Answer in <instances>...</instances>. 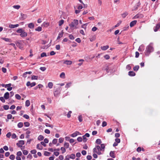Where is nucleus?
<instances>
[{"label":"nucleus","instance_id":"18","mask_svg":"<svg viewBox=\"0 0 160 160\" xmlns=\"http://www.w3.org/2000/svg\"><path fill=\"white\" fill-rule=\"evenodd\" d=\"M128 75L130 76H135V73L133 71H129L128 72Z\"/></svg>","mask_w":160,"mask_h":160},{"label":"nucleus","instance_id":"55","mask_svg":"<svg viewBox=\"0 0 160 160\" xmlns=\"http://www.w3.org/2000/svg\"><path fill=\"white\" fill-rule=\"evenodd\" d=\"M47 56V54L45 52H43L41 54V57H44L46 56Z\"/></svg>","mask_w":160,"mask_h":160},{"label":"nucleus","instance_id":"38","mask_svg":"<svg viewBox=\"0 0 160 160\" xmlns=\"http://www.w3.org/2000/svg\"><path fill=\"white\" fill-rule=\"evenodd\" d=\"M60 150L62 151V154L65 152L66 151L65 148L63 147H62L60 148Z\"/></svg>","mask_w":160,"mask_h":160},{"label":"nucleus","instance_id":"7","mask_svg":"<svg viewBox=\"0 0 160 160\" xmlns=\"http://www.w3.org/2000/svg\"><path fill=\"white\" fill-rule=\"evenodd\" d=\"M21 17L20 19L21 20H23L27 18V15L26 14H23L22 13L20 14Z\"/></svg>","mask_w":160,"mask_h":160},{"label":"nucleus","instance_id":"40","mask_svg":"<svg viewBox=\"0 0 160 160\" xmlns=\"http://www.w3.org/2000/svg\"><path fill=\"white\" fill-rule=\"evenodd\" d=\"M58 142V139H54L52 141V143L54 144H56Z\"/></svg>","mask_w":160,"mask_h":160},{"label":"nucleus","instance_id":"13","mask_svg":"<svg viewBox=\"0 0 160 160\" xmlns=\"http://www.w3.org/2000/svg\"><path fill=\"white\" fill-rule=\"evenodd\" d=\"M19 26V25L18 24H16L15 25L10 24L9 26V27L11 28H14L16 27H17Z\"/></svg>","mask_w":160,"mask_h":160},{"label":"nucleus","instance_id":"29","mask_svg":"<svg viewBox=\"0 0 160 160\" xmlns=\"http://www.w3.org/2000/svg\"><path fill=\"white\" fill-rule=\"evenodd\" d=\"M102 142L101 140L100 139H98L96 141V143L98 144H100Z\"/></svg>","mask_w":160,"mask_h":160},{"label":"nucleus","instance_id":"57","mask_svg":"<svg viewBox=\"0 0 160 160\" xmlns=\"http://www.w3.org/2000/svg\"><path fill=\"white\" fill-rule=\"evenodd\" d=\"M72 113V112L71 111H69L67 115V116L68 118H69L71 117V114Z\"/></svg>","mask_w":160,"mask_h":160},{"label":"nucleus","instance_id":"58","mask_svg":"<svg viewBox=\"0 0 160 160\" xmlns=\"http://www.w3.org/2000/svg\"><path fill=\"white\" fill-rule=\"evenodd\" d=\"M12 86V84L11 83H9L8 84H5V88L10 87Z\"/></svg>","mask_w":160,"mask_h":160},{"label":"nucleus","instance_id":"20","mask_svg":"<svg viewBox=\"0 0 160 160\" xmlns=\"http://www.w3.org/2000/svg\"><path fill=\"white\" fill-rule=\"evenodd\" d=\"M110 156L112 158H115L114 152V151H111L110 152Z\"/></svg>","mask_w":160,"mask_h":160},{"label":"nucleus","instance_id":"39","mask_svg":"<svg viewBox=\"0 0 160 160\" xmlns=\"http://www.w3.org/2000/svg\"><path fill=\"white\" fill-rule=\"evenodd\" d=\"M139 67V66L138 65L136 66L133 68V70L135 71H137L138 70Z\"/></svg>","mask_w":160,"mask_h":160},{"label":"nucleus","instance_id":"16","mask_svg":"<svg viewBox=\"0 0 160 160\" xmlns=\"http://www.w3.org/2000/svg\"><path fill=\"white\" fill-rule=\"evenodd\" d=\"M36 148L37 149L40 150H42L43 148L42 146L39 143L37 145Z\"/></svg>","mask_w":160,"mask_h":160},{"label":"nucleus","instance_id":"26","mask_svg":"<svg viewBox=\"0 0 160 160\" xmlns=\"http://www.w3.org/2000/svg\"><path fill=\"white\" fill-rule=\"evenodd\" d=\"M69 144L67 142H65L64 144V146L65 148H68L69 147Z\"/></svg>","mask_w":160,"mask_h":160},{"label":"nucleus","instance_id":"52","mask_svg":"<svg viewBox=\"0 0 160 160\" xmlns=\"http://www.w3.org/2000/svg\"><path fill=\"white\" fill-rule=\"evenodd\" d=\"M30 152L32 154H35L37 152V151L36 150L33 149Z\"/></svg>","mask_w":160,"mask_h":160},{"label":"nucleus","instance_id":"22","mask_svg":"<svg viewBox=\"0 0 160 160\" xmlns=\"http://www.w3.org/2000/svg\"><path fill=\"white\" fill-rule=\"evenodd\" d=\"M69 158H71L72 159H74L75 158V154H72L70 155H68Z\"/></svg>","mask_w":160,"mask_h":160},{"label":"nucleus","instance_id":"56","mask_svg":"<svg viewBox=\"0 0 160 160\" xmlns=\"http://www.w3.org/2000/svg\"><path fill=\"white\" fill-rule=\"evenodd\" d=\"M96 148L97 149V150H98V151H101L102 150V149L101 148V147L99 146H96Z\"/></svg>","mask_w":160,"mask_h":160},{"label":"nucleus","instance_id":"35","mask_svg":"<svg viewBox=\"0 0 160 160\" xmlns=\"http://www.w3.org/2000/svg\"><path fill=\"white\" fill-rule=\"evenodd\" d=\"M42 30V28L41 27L39 26L37 28L35 29V30L36 31H38V32H40Z\"/></svg>","mask_w":160,"mask_h":160},{"label":"nucleus","instance_id":"34","mask_svg":"<svg viewBox=\"0 0 160 160\" xmlns=\"http://www.w3.org/2000/svg\"><path fill=\"white\" fill-rule=\"evenodd\" d=\"M50 154L51 153L50 152H49L47 151H45L44 152V154L45 156H48L50 155Z\"/></svg>","mask_w":160,"mask_h":160},{"label":"nucleus","instance_id":"8","mask_svg":"<svg viewBox=\"0 0 160 160\" xmlns=\"http://www.w3.org/2000/svg\"><path fill=\"white\" fill-rule=\"evenodd\" d=\"M160 27V23H158L156 26L154 28V31L155 32H156L159 29Z\"/></svg>","mask_w":160,"mask_h":160},{"label":"nucleus","instance_id":"25","mask_svg":"<svg viewBox=\"0 0 160 160\" xmlns=\"http://www.w3.org/2000/svg\"><path fill=\"white\" fill-rule=\"evenodd\" d=\"M63 35V32H62L59 33L58 34V36L57 37V39H58L62 37Z\"/></svg>","mask_w":160,"mask_h":160},{"label":"nucleus","instance_id":"50","mask_svg":"<svg viewBox=\"0 0 160 160\" xmlns=\"http://www.w3.org/2000/svg\"><path fill=\"white\" fill-rule=\"evenodd\" d=\"M4 62V60L2 57L0 56V63L2 64Z\"/></svg>","mask_w":160,"mask_h":160},{"label":"nucleus","instance_id":"11","mask_svg":"<svg viewBox=\"0 0 160 160\" xmlns=\"http://www.w3.org/2000/svg\"><path fill=\"white\" fill-rule=\"evenodd\" d=\"M137 20H134L132 22H131L130 24V26L131 27H132L134 26L137 23Z\"/></svg>","mask_w":160,"mask_h":160},{"label":"nucleus","instance_id":"23","mask_svg":"<svg viewBox=\"0 0 160 160\" xmlns=\"http://www.w3.org/2000/svg\"><path fill=\"white\" fill-rule=\"evenodd\" d=\"M143 48L144 46L143 45H141L138 49V50L140 52L143 51L144 50Z\"/></svg>","mask_w":160,"mask_h":160},{"label":"nucleus","instance_id":"3","mask_svg":"<svg viewBox=\"0 0 160 160\" xmlns=\"http://www.w3.org/2000/svg\"><path fill=\"white\" fill-rule=\"evenodd\" d=\"M78 24V20L74 19L72 22L69 24V26L71 28H73L74 27L75 28H77V26Z\"/></svg>","mask_w":160,"mask_h":160},{"label":"nucleus","instance_id":"9","mask_svg":"<svg viewBox=\"0 0 160 160\" xmlns=\"http://www.w3.org/2000/svg\"><path fill=\"white\" fill-rule=\"evenodd\" d=\"M78 135H80V134L78 132L76 131L75 132L72 134L71 136L72 137H75L77 136Z\"/></svg>","mask_w":160,"mask_h":160},{"label":"nucleus","instance_id":"60","mask_svg":"<svg viewBox=\"0 0 160 160\" xmlns=\"http://www.w3.org/2000/svg\"><path fill=\"white\" fill-rule=\"evenodd\" d=\"M22 153L21 151H18L17 153V155L18 156H20L22 155Z\"/></svg>","mask_w":160,"mask_h":160},{"label":"nucleus","instance_id":"5","mask_svg":"<svg viewBox=\"0 0 160 160\" xmlns=\"http://www.w3.org/2000/svg\"><path fill=\"white\" fill-rule=\"evenodd\" d=\"M24 144V141L23 140H20L16 144L19 147H21L22 145Z\"/></svg>","mask_w":160,"mask_h":160},{"label":"nucleus","instance_id":"1","mask_svg":"<svg viewBox=\"0 0 160 160\" xmlns=\"http://www.w3.org/2000/svg\"><path fill=\"white\" fill-rule=\"evenodd\" d=\"M153 45V43H150L147 46L145 52V55L148 56L153 51L154 48Z\"/></svg>","mask_w":160,"mask_h":160},{"label":"nucleus","instance_id":"46","mask_svg":"<svg viewBox=\"0 0 160 160\" xmlns=\"http://www.w3.org/2000/svg\"><path fill=\"white\" fill-rule=\"evenodd\" d=\"M44 132L47 134H49L50 133V131L48 129H46L44 130Z\"/></svg>","mask_w":160,"mask_h":160},{"label":"nucleus","instance_id":"14","mask_svg":"<svg viewBox=\"0 0 160 160\" xmlns=\"http://www.w3.org/2000/svg\"><path fill=\"white\" fill-rule=\"evenodd\" d=\"M28 27L30 29H33L34 28V25L33 23H30L28 24Z\"/></svg>","mask_w":160,"mask_h":160},{"label":"nucleus","instance_id":"41","mask_svg":"<svg viewBox=\"0 0 160 160\" xmlns=\"http://www.w3.org/2000/svg\"><path fill=\"white\" fill-rule=\"evenodd\" d=\"M114 3L116 4H118L120 3V0H113Z\"/></svg>","mask_w":160,"mask_h":160},{"label":"nucleus","instance_id":"61","mask_svg":"<svg viewBox=\"0 0 160 160\" xmlns=\"http://www.w3.org/2000/svg\"><path fill=\"white\" fill-rule=\"evenodd\" d=\"M4 97H0V100L2 102H5V99L4 98Z\"/></svg>","mask_w":160,"mask_h":160},{"label":"nucleus","instance_id":"45","mask_svg":"<svg viewBox=\"0 0 160 160\" xmlns=\"http://www.w3.org/2000/svg\"><path fill=\"white\" fill-rule=\"evenodd\" d=\"M22 152L23 154L24 155H27L28 153V152L26 150H22Z\"/></svg>","mask_w":160,"mask_h":160},{"label":"nucleus","instance_id":"37","mask_svg":"<svg viewBox=\"0 0 160 160\" xmlns=\"http://www.w3.org/2000/svg\"><path fill=\"white\" fill-rule=\"evenodd\" d=\"M15 96L16 98L18 100H20L21 98V97L18 94H16Z\"/></svg>","mask_w":160,"mask_h":160},{"label":"nucleus","instance_id":"64","mask_svg":"<svg viewBox=\"0 0 160 160\" xmlns=\"http://www.w3.org/2000/svg\"><path fill=\"white\" fill-rule=\"evenodd\" d=\"M132 159V160H140L141 159L140 158H136L134 157H133Z\"/></svg>","mask_w":160,"mask_h":160},{"label":"nucleus","instance_id":"21","mask_svg":"<svg viewBox=\"0 0 160 160\" xmlns=\"http://www.w3.org/2000/svg\"><path fill=\"white\" fill-rule=\"evenodd\" d=\"M2 39L6 42H11V39H10L8 38H2Z\"/></svg>","mask_w":160,"mask_h":160},{"label":"nucleus","instance_id":"53","mask_svg":"<svg viewBox=\"0 0 160 160\" xmlns=\"http://www.w3.org/2000/svg\"><path fill=\"white\" fill-rule=\"evenodd\" d=\"M107 125V123L105 121H103L102 122V127H104L106 126Z\"/></svg>","mask_w":160,"mask_h":160},{"label":"nucleus","instance_id":"30","mask_svg":"<svg viewBox=\"0 0 160 160\" xmlns=\"http://www.w3.org/2000/svg\"><path fill=\"white\" fill-rule=\"evenodd\" d=\"M60 78H65V74L64 72H62L61 73V74L60 75Z\"/></svg>","mask_w":160,"mask_h":160},{"label":"nucleus","instance_id":"2","mask_svg":"<svg viewBox=\"0 0 160 160\" xmlns=\"http://www.w3.org/2000/svg\"><path fill=\"white\" fill-rule=\"evenodd\" d=\"M16 32L18 33H20V36L22 38H25L27 36V33L25 32L22 28H20L17 30Z\"/></svg>","mask_w":160,"mask_h":160},{"label":"nucleus","instance_id":"62","mask_svg":"<svg viewBox=\"0 0 160 160\" xmlns=\"http://www.w3.org/2000/svg\"><path fill=\"white\" fill-rule=\"evenodd\" d=\"M11 135V133L10 132H9L6 134V136L8 138H10Z\"/></svg>","mask_w":160,"mask_h":160},{"label":"nucleus","instance_id":"17","mask_svg":"<svg viewBox=\"0 0 160 160\" xmlns=\"http://www.w3.org/2000/svg\"><path fill=\"white\" fill-rule=\"evenodd\" d=\"M109 48L108 45L104 46L101 47V49L102 50H106Z\"/></svg>","mask_w":160,"mask_h":160},{"label":"nucleus","instance_id":"44","mask_svg":"<svg viewBox=\"0 0 160 160\" xmlns=\"http://www.w3.org/2000/svg\"><path fill=\"white\" fill-rule=\"evenodd\" d=\"M64 23V20H61L59 22V25L61 26Z\"/></svg>","mask_w":160,"mask_h":160},{"label":"nucleus","instance_id":"63","mask_svg":"<svg viewBox=\"0 0 160 160\" xmlns=\"http://www.w3.org/2000/svg\"><path fill=\"white\" fill-rule=\"evenodd\" d=\"M92 158V157L91 155H88L87 156V159L88 160H91Z\"/></svg>","mask_w":160,"mask_h":160},{"label":"nucleus","instance_id":"49","mask_svg":"<svg viewBox=\"0 0 160 160\" xmlns=\"http://www.w3.org/2000/svg\"><path fill=\"white\" fill-rule=\"evenodd\" d=\"M24 126L26 127H29L30 125L29 123L28 122H24Z\"/></svg>","mask_w":160,"mask_h":160},{"label":"nucleus","instance_id":"28","mask_svg":"<svg viewBox=\"0 0 160 160\" xmlns=\"http://www.w3.org/2000/svg\"><path fill=\"white\" fill-rule=\"evenodd\" d=\"M13 8L17 9H19L20 8V6L19 5H15L13 6Z\"/></svg>","mask_w":160,"mask_h":160},{"label":"nucleus","instance_id":"6","mask_svg":"<svg viewBox=\"0 0 160 160\" xmlns=\"http://www.w3.org/2000/svg\"><path fill=\"white\" fill-rule=\"evenodd\" d=\"M144 17L143 15L141 13L138 14L134 16L133 18V19H137L138 18H142Z\"/></svg>","mask_w":160,"mask_h":160},{"label":"nucleus","instance_id":"54","mask_svg":"<svg viewBox=\"0 0 160 160\" xmlns=\"http://www.w3.org/2000/svg\"><path fill=\"white\" fill-rule=\"evenodd\" d=\"M12 117V115L11 114H8L7 115V119H11Z\"/></svg>","mask_w":160,"mask_h":160},{"label":"nucleus","instance_id":"19","mask_svg":"<svg viewBox=\"0 0 160 160\" xmlns=\"http://www.w3.org/2000/svg\"><path fill=\"white\" fill-rule=\"evenodd\" d=\"M53 86V84L52 82H50L48 83V87L50 89H51L52 88Z\"/></svg>","mask_w":160,"mask_h":160},{"label":"nucleus","instance_id":"43","mask_svg":"<svg viewBox=\"0 0 160 160\" xmlns=\"http://www.w3.org/2000/svg\"><path fill=\"white\" fill-rule=\"evenodd\" d=\"M15 156L13 154H12L10 155L9 157V158H10V159L12 160H13L15 159Z\"/></svg>","mask_w":160,"mask_h":160},{"label":"nucleus","instance_id":"36","mask_svg":"<svg viewBox=\"0 0 160 160\" xmlns=\"http://www.w3.org/2000/svg\"><path fill=\"white\" fill-rule=\"evenodd\" d=\"M38 76H37L32 75L31 77L32 80H37Z\"/></svg>","mask_w":160,"mask_h":160},{"label":"nucleus","instance_id":"51","mask_svg":"<svg viewBox=\"0 0 160 160\" xmlns=\"http://www.w3.org/2000/svg\"><path fill=\"white\" fill-rule=\"evenodd\" d=\"M64 138H61L59 139V142L60 143H62L63 142Z\"/></svg>","mask_w":160,"mask_h":160},{"label":"nucleus","instance_id":"31","mask_svg":"<svg viewBox=\"0 0 160 160\" xmlns=\"http://www.w3.org/2000/svg\"><path fill=\"white\" fill-rule=\"evenodd\" d=\"M71 85L72 83L71 82H68L66 84L65 87L66 88H68L71 86Z\"/></svg>","mask_w":160,"mask_h":160},{"label":"nucleus","instance_id":"59","mask_svg":"<svg viewBox=\"0 0 160 160\" xmlns=\"http://www.w3.org/2000/svg\"><path fill=\"white\" fill-rule=\"evenodd\" d=\"M40 69L42 71H44L46 70V68L45 67H41Z\"/></svg>","mask_w":160,"mask_h":160},{"label":"nucleus","instance_id":"47","mask_svg":"<svg viewBox=\"0 0 160 160\" xmlns=\"http://www.w3.org/2000/svg\"><path fill=\"white\" fill-rule=\"evenodd\" d=\"M128 13L127 12H125L122 14V16L123 18H124L128 15Z\"/></svg>","mask_w":160,"mask_h":160},{"label":"nucleus","instance_id":"32","mask_svg":"<svg viewBox=\"0 0 160 160\" xmlns=\"http://www.w3.org/2000/svg\"><path fill=\"white\" fill-rule=\"evenodd\" d=\"M78 118L80 122L82 121V118L81 115H79L78 117Z\"/></svg>","mask_w":160,"mask_h":160},{"label":"nucleus","instance_id":"27","mask_svg":"<svg viewBox=\"0 0 160 160\" xmlns=\"http://www.w3.org/2000/svg\"><path fill=\"white\" fill-rule=\"evenodd\" d=\"M30 101L29 100H27L25 102V106L26 107H28L30 106Z\"/></svg>","mask_w":160,"mask_h":160},{"label":"nucleus","instance_id":"15","mask_svg":"<svg viewBox=\"0 0 160 160\" xmlns=\"http://www.w3.org/2000/svg\"><path fill=\"white\" fill-rule=\"evenodd\" d=\"M32 73V72L31 71L29 72H24L22 75V76L24 78H26L27 77V74H31Z\"/></svg>","mask_w":160,"mask_h":160},{"label":"nucleus","instance_id":"4","mask_svg":"<svg viewBox=\"0 0 160 160\" xmlns=\"http://www.w3.org/2000/svg\"><path fill=\"white\" fill-rule=\"evenodd\" d=\"M61 90L60 88H57V89L54 92V96L57 97L61 93Z\"/></svg>","mask_w":160,"mask_h":160},{"label":"nucleus","instance_id":"24","mask_svg":"<svg viewBox=\"0 0 160 160\" xmlns=\"http://www.w3.org/2000/svg\"><path fill=\"white\" fill-rule=\"evenodd\" d=\"M43 139L44 137L42 135H40L39 136L38 138V140L40 141L42 140Z\"/></svg>","mask_w":160,"mask_h":160},{"label":"nucleus","instance_id":"33","mask_svg":"<svg viewBox=\"0 0 160 160\" xmlns=\"http://www.w3.org/2000/svg\"><path fill=\"white\" fill-rule=\"evenodd\" d=\"M23 126V124L22 122H20L18 123V127L19 128H21Z\"/></svg>","mask_w":160,"mask_h":160},{"label":"nucleus","instance_id":"48","mask_svg":"<svg viewBox=\"0 0 160 160\" xmlns=\"http://www.w3.org/2000/svg\"><path fill=\"white\" fill-rule=\"evenodd\" d=\"M9 108V106L8 105H5L3 106V108L6 110H8Z\"/></svg>","mask_w":160,"mask_h":160},{"label":"nucleus","instance_id":"12","mask_svg":"<svg viewBox=\"0 0 160 160\" xmlns=\"http://www.w3.org/2000/svg\"><path fill=\"white\" fill-rule=\"evenodd\" d=\"M9 93L8 92H6L4 95V98L6 99H8L9 98Z\"/></svg>","mask_w":160,"mask_h":160},{"label":"nucleus","instance_id":"10","mask_svg":"<svg viewBox=\"0 0 160 160\" xmlns=\"http://www.w3.org/2000/svg\"><path fill=\"white\" fill-rule=\"evenodd\" d=\"M63 63L67 65H70L72 63V62L70 60H65L64 61Z\"/></svg>","mask_w":160,"mask_h":160},{"label":"nucleus","instance_id":"42","mask_svg":"<svg viewBox=\"0 0 160 160\" xmlns=\"http://www.w3.org/2000/svg\"><path fill=\"white\" fill-rule=\"evenodd\" d=\"M45 125L46 127H51V128H53V125H50L48 123H46Z\"/></svg>","mask_w":160,"mask_h":160}]
</instances>
